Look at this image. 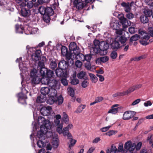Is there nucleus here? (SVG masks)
Masks as SVG:
<instances>
[{
    "label": "nucleus",
    "instance_id": "27",
    "mask_svg": "<svg viewBox=\"0 0 153 153\" xmlns=\"http://www.w3.org/2000/svg\"><path fill=\"white\" fill-rule=\"evenodd\" d=\"M50 79L45 76L43 77L40 80L42 84L48 85Z\"/></svg>",
    "mask_w": 153,
    "mask_h": 153
},
{
    "label": "nucleus",
    "instance_id": "23",
    "mask_svg": "<svg viewBox=\"0 0 153 153\" xmlns=\"http://www.w3.org/2000/svg\"><path fill=\"white\" fill-rule=\"evenodd\" d=\"M121 5L125 8V11L126 12H129L131 10V8L130 7L129 3H126L125 2H122L121 4Z\"/></svg>",
    "mask_w": 153,
    "mask_h": 153
},
{
    "label": "nucleus",
    "instance_id": "20",
    "mask_svg": "<svg viewBox=\"0 0 153 153\" xmlns=\"http://www.w3.org/2000/svg\"><path fill=\"white\" fill-rule=\"evenodd\" d=\"M50 91V88L48 87H43L41 88V92L42 94L44 96L48 95Z\"/></svg>",
    "mask_w": 153,
    "mask_h": 153
},
{
    "label": "nucleus",
    "instance_id": "16",
    "mask_svg": "<svg viewBox=\"0 0 153 153\" xmlns=\"http://www.w3.org/2000/svg\"><path fill=\"white\" fill-rule=\"evenodd\" d=\"M58 84V81L55 79H50L48 85L51 88H55Z\"/></svg>",
    "mask_w": 153,
    "mask_h": 153
},
{
    "label": "nucleus",
    "instance_id": "42",
    "mask_svg": "<svg viewBox=\"0 0 153 153\" xmlns=\"http://www.w3.org/2000/svg\"><path fill=\"white\" fill-rule=\"evenodd\" d=\"M61 51V53L63 56L65 55L68 53V49L65 46H62Z\"/></svg>",
    "mask_w": 153,
    "mask_h": 153
},
{
    "label": "nucleus",
    "instance_id": "2",
    "mask_svg": "<svg viewBox=\"0 0 153 153\" xmlns=\"http://www.w3.org/2000/svg\"><path fill=\"white\" fill-rule=\"evenodd\" d=\"M38 123L40 127L44 128H46V129H50L51 127V125L48 120H46L42 116L39 117L38 119Z\"/></svg>",
    "mask_w": 153,
    "mask_h": 153
},
{
    "label": "nucleus",
    "instance_id": "44",
    "mask_svg": "<svg viewBox=\"0 0 153 153\" xmlns=\"http://www.w3.org/2000/svg\"><path fill=\"white\" fill-rule=\"evenodd\" d=\"M140 38L139 36L137 34H135L132 36L130 39V41H133L137 40Z\"/></svg>",
    "mask_w": 153,
    "mask_h": 153
},
{
    "label": "nucleus",
    "instance_id": "55",
    "mask_svg": "<svg viewBox=\"0 0 153 153\" xmlns=\"http://www.w3.org/2000/svg\"><path fill=\"white\" fill-rule=\"evenodd\" d=\"M108 49H100L99 53L101 55H105L108 52Z\"/></svg>",
    "mask_w": 153,
    "mask_h": 153
},
{
    "label": "nucleus",
    "instance_id": "6",
    "mask_svg": "<svg viewBox=\"0 0 153 153\" xmlns=\"http://www.w3.org/2000/svg\"><path fill=\"white\" fill-rule=\"evenodd\" d=\"M82 1L74 0L73 2V6L78 10H81L86 5V4L82 2Z\"/></svg>",
    "mask_w": 153,
    "mask_h": 153
},
{
    "label": "nucleus",
    "instance_id": "12",
    "mask_svg": "<svg viewBox=\"0 0 153 153\" xmlns=\"http://www.w3.org/2000/svg\"><path fill=\"white\" fill-rule=\"evenodd\" d=\"M90 48L91 53L93 55H96L99 52L100 49L98 47V45L95 44Z\"/></svg>",
    "mask_w": 153,
    "mask_h": 153
},
{
    "label": "nucleus",
    "instance_id": "49",
    "mask_svg": "<svg viewBox=\"0 0 153 153\" xmlns=\"http://www.w3.org/2000/svg\"><path fill=\"white\" fill-rule=\"evenodd\" d=\"M68 93L70 96L72 97H74L75 93L73 88H70L68 89Z\"/></svg>",
    "mask_w": 153,
    "mask_h": 153
},
{
    "label": "nucleus",
    "instance_id": "29",
    "mask_svg": "<svg viewBox=\"0 0 153 153\" xmlns=\"http://www.w3.org/2000/svg\"><path fill=\"white\" fill-rule=\"evenodd\" d=\"M89 75L92 82L95 83L97 82L98 79L95 75L92 73H89Z\"/></svg>",
    "mask_w": 153,
    "mask_h": 153
},
{
    "label": "nucleus",
    "instance_id": "39",
    "mask_svg": "<svg viewBox=\"0 0 153 153\" xmlns=\"http://www.w3.org/2000/svg\"><path fill=\"white\" fill-rule=\"evenodd\" d=\"M85 107L86 105H80L76 111V112L77 113H81Z\"/></svg>",
    "mask_w": 153,
    "mask_h": 153
},
{
    "label": "nucleus",
    "instance_id": "26",
    "mask_svg": "<svg viewBox=\"0 0 153 153\" xmlns=\"http://www.w3.org/2000/svg\"><path fill=\"white\" fill-rule=\"evenodd\" d=\"M62 120L66 124L69 123V118L68 115L65 112H63L62 114Z\"/></svg>",
    "mask_w": 153,
    "mask_h": 153
},
{
    "label": "nucleus",
    "instance_id": "7",
    "mask_svg": "<svg viewBox=\"0 0 153 153\" xmlns=\"http://www.w3.org/2000/svg\"><path fill=\"white\" fill-rule=\"evenodd\" d=\"M46 128H44L43 127H40V130L37 133V137L41 140H45V133L47 132Z\"/></svg>",
    "mask_w": 153,
    "mask_h": 153
},
{
    "label": "nucleus",
    "instance_id": "43",
    "mask_svg": "<svg viewBox=\"0 0 153 153\" xmlns=\"http://www.w3.org/2000/svg\"><path fill=\"white\" fill-rule=\"evenodd\" d=\"M56 101L55 97H49V99L47 100V103L50 105L53 104L54 102Z\"/></svg>",
    "mask_w": 153,
    "mask_h": 153
},
{
    "label": "nucleus",
    "instance_id": "41",
    "mask_svg": "<svg viewBox=\"0 0 153 153\" xmlns=\"http://www.w3.org/2000/svg\"><path fill=\"white\" fill-rule=\"evenodd\" d=\"M86 75L85 72L83 71H81L77 74V77L79 79L83 78Z\"/></svg>",
    "mask_w": 153,
    "mask_h": 153
},
{
    "label": "nucleus",
    "instance_id": "4",
    "mask_svg": "<svg viewBox=\"0 0 153 153\" xmlns=\"http://www.w3.org/2000/svg\"><path fill=\"white\" fill-rule=\"evenodd\" d=\"M69 48L71 52L73 51V53L74 54H76L79 53L80 50L79 48L77 47L76 44L75 42H71L70 43Z\"/></svg>",
    "mask_w": 153,
    "mask_h": 153
},
{
    "label": "nucleus",
    "instance_id": "14",
    "mask_svg": "<svg viewBox=\"0 0 153 153\" xmlns=\"http://www.w3.org/2000/svg\"><path fill=\"white\" fill-rule=\"evenodd\" d=\"M46 61V58L45 56H42L38 63L37 69L45 67V62Z\"/></svg>",
    "mask_w": 153,
    "mask_h": 153
},
{
    "label": "nucleus",
    "instance_id": "63",
    "mask_svg": "<svg viewBox=\"0 0 153 153\" xmlns=\"http://www.w3.org/2000/svg\"><path fill=\"white\" fill-rule=\"evenodd\" d=\"M101 59L102 62L105 63L109 59L108 57L107 56H103L100 57Z\"/></svg>",
    "mask_w": 153,
    "mask_h": 153
},
{
    "label": "nucleus",
    "instance_id": "35",
    "mask_svg": "<svg viewBox=\"0 0 153 153\" xmlns=\"http://www.w3.org/2000/svg\"><path fill=\"white\" fill-rule=\"evenodd\" d=\"M55 99H56L55 102L59 105L61 104L63 102V98L61 95L59 97H57V96L55 97Z\"/></svg>",
    "mask_w": 153,
    "mask_h": 153
},
{
    "label": "nucleus",
    "instance_id": "31",
    "mask_svg": "<svg viewBox=\"0 0 153 153\" xmlns=\"http://www.w3.org/2000/svg\"><path fill=\"white\" fill-rule=\"evenodd\" d=\"M126 92L125 91H123L120 92H117L114 94L112 95L113 97H119L121 96H123L125 95H127Z\"/></svg>",
    "mask_w": 153,
    "mask_h": 153
},
{
    "label": "nucleus",
    "instance_id": "32",
    "mask_svg": "<svg viewBox=\"0 0 153 153\" xmlns=\"http://www.w3.org/2000/svg\"><path fill=\"white\" fill-rule=\"evenodd\" d=\"M143 13L145 16H147L148 18L150 17L152 14V11L149 9H145L143 11Z\"/></svg>",
    "mask_w": 153,
    "mask_h": 153
},
{
    "label": "nucleus",
    "instance_id": "30",
    "mask_svg": "<svg viewBox=\"0 0 153 153\" xmlns=\"http://www.w3.org/2000/svg\"><path fill=\"white\" fill-rule=\"evenodd\" d=\"M140 20L141 22L145 24L147 23L149 20L148 18L147 17V16L143 15L140 16Z\"/></svg>",
    "mask_w": 153,
    "mask_h": 153
},
{
    "label": "nucleus",
    "instance_id": "59",
    "mask_svg": "<svg viewBox=\"0 0 153 153\" xmlns=\"http://www.w3.org/2000/svg\"><path fill=\"white\" fill-rule=\"evenodd\" d=\"M91 57V56L90 54L86 55L85 56V61H86L87 62H90Z\"/></svg>",
    "mask_w": 153,
    "mask_h": 153
},
{
    "label": "nucleus",
    "instance_id": "25",
    "mask_svg": "<svg viewBox=\"0 0 153 153\" xmlns=\"http://www.w3.org/2000/svg\"><path fill=\"white\" fill-rule=\"evenodd\" d=\"M31 78V82L33 84H38L40 82V78L38 76H35Z\"/></svg>",
    "mask_w": 153,
    "mask_h": 153
},
{
    "label": "nucleus",
    "instance_id": "61",
    "mask_svg": "<svg viewBox=\"0 0 153 153\" xmlns=\"http://www.w3.org/2000/svg\"><path fill=\"white\" fill-rule=\"evenodd\" d=\"M117 131L110 130L106 133V134L109 136H111L114 134L117 133Z\"/></svg>",
    "mask_w": 153,
    "mask_h": 153
},
{
    "label": "nucleus",
    "instance_id": "22",
    "mask_svg": "<svg viewBox=\"0 0 153 153\" xmlns=\"http://www.w3.org/2000/svg\"><path fill=\"white\" fill-rule=\"evenodd\" d=\"M75 55V58L76 59L81 61H85V56L82 54L78 53Z\"/></svg>",
    "mask_w": 153,
    "mask_h": 153
},
{
    "label": "nucleus",
    "instance_id": "1",
    "mask_svg": "<svg viewBox=\"0 0 153 153\" xmlns=\"http://www.w3.org/2000/svg\"><path fill=\"white\" fill-rule=\"evenodd\" d=\"M142 143L141 142H139L136 146H134V144L132 143L131 141H128L124 144V148L127 151L131 152L133 151L135 148L137 150H139L141 148Z\"/></svg>",
    "mask_w": 153,
    "mask_h": 153
},
{
    "label": "nucleus",
    "instance_id": "5",
    "mask_svg": "<svg viewBox=\"0 0 153 153\" xmlns=\"http://www.w3.org/2000/svg\"><path fill=\"white\" fill-rule=\"evenodd\" d=\"M73 52L68 53L65 55L68 64L71 65L74 64L73 60L75 58V55L74 54H73Z\"/></svg>",
    "mask_w": 153,
    "mask_h": 153
},
{
    "label": "nucleus",
    "instance_id": "38",
    "mask_svg": "<svg viewBox=\"0 0 153 153\" xmlns=\"http://www.w3.org/2000/svg\"><path fill=\"white\" fill-rule=\"evenodd\" d=\"M110 25L111 28L114 30H117L119 28V24L117 22H111L110 23Z\"/></svg>",
    "mask_w": 153,
    "mask_h": 153
},
{
    "label": "nucleus",
    "instance_id": "18",
    "mask_svg": "<svg viewBox=\"0 0 153 153\" xmlns=\"http://www.w3.org/2000/svg\"><path fill=\"white\" fill-rule=\"evenodd\" d=\"M46 100V96H44L41 94L37 98L36 101L38 103L43 102Z\"/></svg>",
    "mask_w": 153,
    "mask_h": 153
},
{
    "label": "nucleus",
    "instance_id": "53",
    "mask_svg": "<svg viewBox=\"0 0 153 153\" xmlns=\"http://www.w3.org/2000/svg\"><path fill=\"white\" fill-rule=\"evenodd\" d=\"M18 97L19 99H24L27 98L26 95L22 92L19 93L18 95Z\"/></svg>",
    "mask_w": 153,
    "mask_h": 153
},
{
    "label": "nucleus",
    "instance_id": "37",
    "mask_svg": "<svg viewBox=\"0 0 153 153\" xmlns=\"http://www.w3.org/2000/svg\"><path fill=\"white\" fill-rule=\"evenodd\" d=\"M112 47L114 49H117L120 47L119 41H115L112 44Z\"/></svg>",
    "mask_w": 153,
    "mask_h": 153
},
{
    "label": "nucleus",
    "instance_id": "19",
    "mask_svg": "<svg viewBox=\"0 0 153 153\" xmlns=\"http://www.w3.org/2000/svg\"><path fill=\"white\" fill-rule=\"evenodd\" d=\"M31 11L25 8H22L21 11L22 15L24 17L28 16L30 14Z\"/></svg>",
    "mask_w": 153,
    "mask_h": 153
},
{
    "label": "nucleus",
    "instance_id": "54",
    "mask_svg": "<svg viewBox=\"0 0 153 153\" xmlns=\"http://www.w3.org/2000/svg\"><path fill=\"white\" fill-rule=\"evenodd\" d=\"M42 140L40 139L37 141V145L39 148H41L44 146V143L42 141Z\"/></svg>",
    "mask_w": 153,
    "mask_h": 153
},
{
    "label": "nucleus",
    "instance_id": "11",
    "mask_svg": "<svg viewBox=\"0 0 153 153\" xmlns=\"http://www.w3.org/2000/svg\"><path fill=\"white\" fill-rule=\"evenodd\" d=\"M41 51L40 50H38L36 51L35 53H33L31 55L32 60L35 61L39 60L41 58Z\"/></svg>",
    "mask_w": 153,
    "mask_h": 153
},
{
    "label": "nucleus",
    "instance_id": "9",
    "mask_svg": "<svg viewBox=\"0 0 153 153\" xmlns=\"http://www.w3.org/2000/svg\"><path fill=\"white\" fill-rule=\"evenodd\" d=\"M56 74L58 77H66L67 75L66 70L61 68H57L56 70Z\"/></svg>",
    "mask_w": 153,
    "mask_h": 153
},
{
    "label": "nucleus",
    "instance_id": "33",
    "mask_svg": "<svg viewBox=\"0 0 153 153\" xmlns=\"http://www.w3.org/2000/svg\"><path fill=\"white\" fill-rule=\"evenodd\" d=\"M146 58L145 55H142L139 57H135L130 59L131 61H138L141 59H144Z\"/></svg>",
    "mask_w": 153,
    "mask_h": 153
},
{
    "label": "nucleus",
    "instance_id": "52",
    "mask_svg": "<svg viewBox=\"0 0 153 153\" xmlns=\"http://www.w3.org/2000/svg\"><path fill=\"white\" fill-rule=\"evenodd\" d=\"M117 56V52L115 51H113L110 54V57L112 59H116Z\"/></svg>",
    "mask_w": 153,
    "mask_h": 153
},
{
    "label": "nucleus",
    "instance_id": "46",
    "mask_svg": "<svg viewBox=\"0 0 153 153\" xmlns=\"http://www.w3.org/2000/svg\"><path fill=\"white\" fill-rule=\"evenodd\" d=\"M50 66L51 69L54 70L57 66V64L55 61H51L50 63Z\"/></svg>",
    "mask_w": 153,
    "mask_h": 153
},
{
    "label": "nucleus",
    "instance_id": "28",
    "mask_svg": "<svg viewBox=\"0 0 153 153\" xmlns=\"http://www.w3.org/2000/svg\"><path fill=\"white\" fill-rule=\"evenodd\" d=\"M121 23L123 26L125 27H126L129 25L128 20L126 18L124 17L121 19Z\"/></svg>",
    "mask_w": 153,
    "mask_h": 153
},
{
    "label": "nucleus",
    "instance_id": "13",
    "mask_svg": "<svg viewBox=\"0 0 153 153\" xmlns=\"http://www.w3.org/2000/svg\"><path fill=\"white\" fill-rule=\"evenodd\" d=\"M142 38L141 39L139 42L142 45H146L149 44L147 42L150 38V36L149 35H144L142 37Z\"/></svg>",
    "mask_w": 153,
    "mask_h": 153
},
{
    "label": "nucleus",
    "instance_id": "48",
    "mask_svg": "<svg viewBox=\"0 0 153 153\" xmlns=\"http://www.w3.org/2000/svg\"><path fill=\"white\" fill-rule=\"evenodd\" d=\"M136 90L135 88V87L134 85L130 87L128 89L125 91L126 92V94L127 95L129 93L133 92L134 90Z\"/></svg>",
    "mask_w": 153,
    "mask_h": 153
},
{
    "label": "nucleus",
    "instance_id": "34",
    "mask_svg": "<svg viewBox=\"0 0 153 153\" xmlns=\"http://www.w3.org/2000/svg\"><path fill=\"white\" fill-rule=\"evenodd\" d=\"M16 30L17 33L22 34L24 30L23 28L19 27V25H15Z\"/></svg>",
    "mask_w": 153,
    "mask_h": 153
},
{
    "label": "nucleus",
    "instance_id": "24",
    "mask_svg": "<svg viewBox=\"0 0 153 153\" xmlns=\"http://www.w3.org/2000/svg\"><path fill=\"white\" fill-rule=\"evenodd\" d=\"M46 13L45 15L51 16L54 13V11L51 7H46Z\"/></svg>",
    "mask_w": 153,
    "mask_h": 153
},
{
    "label": "nucleus",
    "instance_id": "57",
    "mask_svg": "<svg viewBox=\"0 0 153 153\" xmlns=\"http://www.w3.org/2000/svg\"><path fill=\"white\" fill-rule=\"evenodd\" d=\"M63 128V125L62 124L58 126L56 129V131L60 134H61L62 132V129Z\"/></svg>",
    "mask_w": 153,
    "mask_h": 153
},
{
    "label": "nucleus",
    "instance_id": "45",
    "mask_svg": "<svg viewBox=\"0 0 153 153\" xmlns=\"http://www.w3.org/2000/svg\"><path fill=\"white\" fill-rule=\"evenodd\" d=\"M89 84L88 80L86 79L84 80L82 82L81 86L83 88H86Z\"/></svg>",
    "mask_w": 153,
    "mask_h": 153
},
{
    "label": "nucleus",
    "instance_id": "56",
    "mask_svg": "<svg viewBox=\"0 0 153 153\" xmlns=\"http://www.w3.org/2000/svg\"><path fill=\"white\" fill-rule=\"evenodd\" d=\"M79 82V80L76 78H74L72 79L71 83L72 85H76L78 84Z\"/></svg>",
    "mask_w": 153,
    "mask_h": 153
},
{
    "label": "nucleus",
    "instance_id": "40",
    "mask_svg": "<svg viewBox=\"0 0 153 153\" xmlns=\"http://www.w3.org/2000/svg\"><path fill=\"white\" fill-rule=\"evenodd\" d=\"M46 7L43 6H40L39 7V10L40 13L42 15H45L46 13Z\"/></svg>",
    "mask_w": 153,
    "mask_h": 153
},
{
    "label": "nucleus",
    "instance_id": "62",
    "mask_svg": "<svg viewBox=\"0 0 153 153\" xmlns=\"http://www.w3.org/2000/svg\"><path fill=\"white\" fill-rule=\"evenodd\" d=\"M75 64L77 67L80 68L82 65V61L77 60L75 62Z\"/></svg>",
    "mask_w": 153,
    "mask_h": 153
},
{
    "label": "nucleus",
    "instance_id": "51",
    "mask_svg": "<svg viewBox=\"0 0 153 153\" xmlns=\"http://www.w3.org/2000/svg\"><path fill=\"white\" fill-rule=\"evenodd\" d=\"M127 40L126 38L123 36H121L119 38V41L121 44H123L126 42Z\"/></svg>",
    "mask_w": 153,
    "mask_h": 153
},
{
    "label": "nucleus",
    "instance_id": "60",
    "mask_svg": "<svg viewBox=\"0 0 153 153\" xmlns=\"http://www.w3.org/2000/svg\"><path fill=\"white\" fill-rule=\"evenodd\" d=\"M36 71V70L35 69H33L31 71L30 74L31 78L35 76H37L36 75L37 72Z\"/></svg>",
    "mask_w": 153,
    "mask_h": 153
},
{
    "label": "nucleus",
    "instance_id": "50",
    "mask_svg": "<svg viewBox=\"0 0 153 153\" xmlns=\"http://www.w3.org/2000/svg\"><path fill=\"white\" fill-rule=\"evenodd\" d=\"M53 72L51 70H48L47 72L46 75L48 78H51L52 77L53 75Z\"/></svg>",
    "mask_w": 153,
    "mask_h": 153
},
{
    "label": "nucleus",
    "instance_id": "58",
    "mask_svg": "<svg viewBox=\"0 0 153 153\" xmlns=\"http://www.w3.org/2000/svg\"><path fill=\"white\" fill-rule=\"evenodd\" d=\"M52 143L53 145L55 147H57L59 145L58 139L56 138L55 140L53 139Z\"/></svg>",
    "mask_w": 153,
    "mask_h": 153
},
{
    "label": "nucleus",
    "instance_id": "3",
    "mask_svg": "<svg viewBox=\"0 0 153 153\" xmlns=\"http://www.w3.org/2000/svg\"><path fill=\"white\" fill-rule=\"evenodd\" d=\"M94 43L96 45H98V47L100 49H108L109 47V44L107 42L104 41L100 42L99 40L95 39Z\"/></svg>",
    "mask_w": 153,
    "mask_h": 153
},
{
    "label": "nucleus",
    "instance_id": "8",
    "mask_svg": "<svg viewBox=\"0 0 153 153\" xmlns=\"http://www.w3.org/2000/svg\"><path fill=\"white\" fill-rule=\"evenodd\" d=\"M52 109L51 107L50 106L43 107L41 109L40 112L43 115L47 116L50 114V111Z\"/></svg>",
    "mask_w": 153,
    "mask_h": 153
},
{
    "label": "nucleus",
    "instance_id": "64",
    "mask_svg": "<svg viewBox=\"0 0 153 153\" xmlns=\"http://www.w3.org/2000/svg\"><path fill=\"white\" fill-rule=\"evenodd\" d=\"M26 5L28 8H31L33 7V3L32 1H29L27 2Z\"/></svg>",
    "mask_w": 153,
    "mask_h": 153
},
{
    "label": "nucleus",
    "instance_id": "21",
    "mask_svg": "<svg viewBox=\"0 0 153 153\" xmlns=\"http://www.w3.org/2000/svg\"><path fill=\"white\" fill-rule=\"evenodd\" d=\"M48 96L53 97H56L57 96L56 90L55 88H50V91Z\"/></svg>",
    "mask_w": 153,
    "mask_h": 153
},
{
    "label": "nucleus",
    "instance_id": "10",
    "mask_svg": "<svg viewBox=\"0 0 153 153\" xmlns=\"http://www.w3.org/2000/svg\"><path fill=\"white\" fill-rule=\"evenodd\" d=\"M135 112L131 111H127L125 112L123 118L124 120H128L133 117L135 115Z\"/></svg>",
    "mask_w": 153,
    "mask_h": 153
},
{
    "label": "nucleus",
    "instance_id": "47",
    "mask_svg": "<svg viewBox=\"0 0 153 153\" xmlns=\"http://www.w3.org/2000/svg\"><path fill=\"white\" fill-rule=\"evenodd\" d=\"M69 141L70 144L69 145V148L71 149V147L74 146L76 143V141L75 140L73 139L72 138H71L69 140Z\"/></svg>",
    "mask_w": 153,
    "mask_h": 153
},
{
    "label": "nucleus",
    "instance_id": "17",
    "mask_svg": "<svg viewBox=\"0 0 153 153\" xmlns=\"http://www.w3.org/2000/svg\"><path fill=\"white\" fill-rule=\"evenodd\" d=\"M118 105V104H115L112 105L111 108L108 111V113L112 114H115L117 113L118 112V109H120V107L115 108L117 107Z\"/></svg>",
    "mask_w": 153,
    "mask_h": 153
},
{
    "label": "nucleus",
    "instance_id": "36",
    "mask_svg": "<svg viewBox=\"0 0 153 153\" xmlns=\"http://www.w3.org/2000/svg\"><path fill=\"white\" fill-rule=\"evenodd\" d=\"M37 70H40V73L42 76H45L48 71L47 69L45 67L38 69Z\"/></svg>",
    "mask_w": 153,
    "mask_h": 153
},
{
    "label": "nucleus",
    "instance_id": "15",
    "mask_svg": "<svg viewBox=\"0 0 153 153\" xmlns=\"http://www.w3.org/2000/svg\"><path fill=\"white\" fill-rule=\"evenodd\" d=\"M70 65L68 64L67 62L64 60H62L59 63L58 67L59 68L66 70L68 67V65Z\"/></svg>",
    "mask_w": 153,
    "mask_h": 153
}]
</instances>
